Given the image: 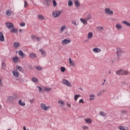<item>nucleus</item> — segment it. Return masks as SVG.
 Masks as SVG:
<instances>
[{"mask_svg":"<svg viewBox=\"0 0 130 130\" xmlns=\"http://www.w3.org/2000/svg\"><path fill=\"white\" fill-rule=\"evenodd\" d=\"M3 79L0 78V87H3Z\"/></svg>","mask_w":130,"mask_h":130,"instance_id":"nucleus-48","label":"nucleus"},{"mask_svg":"<svg viewBox=\"0 0 130 130\" xmlns=\"http://www.w3.org/2000/svg\"><path fill=\"white\" fill-rule=\"evenodd\" d=\"M60 14H61V11L58 10H55L52 12V16L54 18H57V17H59L60 16Z\"/></svg>","mask_w":130,"mask_h":130,"instance_id":"nucleus-2","label":"nucleus"},{"mask_svg":"<svg viewBox=\"0 0 130 130\" xmlns=\"http://www.w3.org/2000/svg\"><path fill=\"white\" fill-rule=\"evenodd\" d=\"M50 107V106L46 107L45 104L42 103L41 104V108L43 109V110H48V109Z\"/></svg>","mask_w":130,"mask_h":130,"instance_id":"nucleus-7","label":"nucleus"},{"mask_svg":"<svg viewBox=\"0 0 130 130\" xmlns=\"http://www.w3.org/2000/svg\"><path fill=\"white\" fill-rule=\"evenodd\" d=\"M79 90H82V91H83V88H82V87H80Z\"/></svg>","mask_w":130,"mask_h":130,"instance_id":"nucleus-60","label":"nucleus"},{"mask_svg":"<svg viewBox=\"0 0 130 130\" xmlns=\"http://www.w3.org/2000/svg\"><path fill=\"white\" fill-rule=\"evenodd\" d=\"M91 14L89 13L87 16V20H90L91 19Z\"/></svg>","mask_w":130,"mask_h":130,"instance_id":"nucleus-40","label":"nucleus"},{"mask_svg":"<svg viewBox=\"0 0 130 130\" xmlns=\"http://www.w3.org/2000/svg\"><path fill=\"white\" fill-rule=\"evenodd\" d=\"M23 130H26V127L24 126H23Z\"/></svg>","mask_w":130,"mask_h":130,"instance_id":"nucleus-58","label":"nucleus"},{"mask_svg":"<svg viewBox=\"0 0 130 130\" xmlns=\"http://www.w3.org/2000/svg\"><path fill=\"white\" fill-rule=\"evenodd\" d=\"M74 3L75 4L76 8H79L81 6V3L79 0H74Z\"/></svg>","mask_w":130,"mask_h":130,"instance_id":"nucleus-13","label":"nucleus"},{"mask_svg":"<svg viewBox=\"0 0 130 130\" xmlns=\"http://www.w3.org/2000/svg\"><path fill=\"white\" fill-rule=\"evenodd\" d=\"M80 21H81V22H82V23H83V24H84V25H87L88 24L87 20H86L83 18H81Z\"/></svg>","mask_w":130,"mask_h":130,"instance_id":"nucleus-19","label":"nucleus"},{"mask_svg":"<svg viewBox=\"0 0 130 130\" xmlns=\"http://www.w3.org/2000/svg\"><path fill=\"white\" fill-rule=\"evenodd\" d=\"M72 23L73 25H77V22H76V21L74 20L72 21Z\"/></svg>","mask_w":130,"mask_h":130,"instance_id":"nucleus-54","label":"nucleus"},{"mask_svg":"<svg viewBox=\"0 0 130 130\" xmlns=\"http://www.w3.org/2000/svg\"><path fill=\"white\" fill-rule=\"evenodd\" d=\"M93 37V32H88L87 38L88 39H91Z\"/></svg>","mask_w":130,"mask_h":130,"instance_id":"nucleus-22","label":"nucleus"},{"mask_svg":"<svg viewBox=\"0 0 130 130\" xmlns=\"http://www.w3.org/2000/svg\"><path fill=\"white\" fill-rule=\"evenodd\" d=\"M19 44H20V43L17 42H15L14 44H13V46L14 47H15L16 48H18V46H19Z\"/></svg>","mask_w":130,"mask_h":130,"instance_id":"nucleus-26","label":"nucleus"},{"mask_svg":"<svg viewBox=\"0 0 130 130\" xmlns=\"http://www.w3.org/2000/svg\"><path fill=\"white\" fill-rule=\"evenodd\" d=\"M39 52H41V53H42V52H43V49H40L39 50Z\"/></svg>","mask_w":130,"mask_h":130,"instance_id":"nucleus-56","label":"nucleus"},{"mask_svg":"<svg viewBox=\"0 0 130 130\" xmlns=\"http://www.w3.org/2000/svg\"><path fill=\"white\" fill-rule=\"evenodd\" d=\"M2 66L3 70H6L7 69V66H6V63H5V62H2Z\"/></svg>","mask_w":130,"mask_h":130,"instance_id":"nucleus-29","label":"nucleus"},{"mask_svg":"<svg viewBox=\"0 0 130 130\" xmlns=\"http://www.w3.org/2000/svg\"><path fill=\"white\" fill-rule=\"evenodd\" d=\"M87 41H88V40L85 41V42H87Z\"/></svg>","mask_w":130,"mask_h":130,"instance_id":"nucleus-64","label":"nucleus"},{"mask_svg":"<svg viewBox=\"0 0 130 130\" xmlns=\"http://www.w3.org/2000/svg\"><path fill=\"white\" fill-rule=\"evenodd\" d=\"M82 128H83V129H84V130H86V129H88V126H83L82 127Z\"/></svg>","mask_w":130,"mask_h":130,"instance_id":"nucleus-52","label":"nucleus"},{"mask_svg":"<svg viewBox=\"0 0 130 130\" xmlns=\"http://www.w3.org/2000/svg\"><path fill=\"white\" fill-rule=\"evenodd\" d=\"M12 73L14 77H16V78H18V77H19V72H18V70L16 69V70H14Z\"/></svg>","mask_w":130,"mask_h":130,"instance_id":"nucleus-14","label":"nucleus"},{"mask_svg":"<svg viewBox=\"0 0 130 130\" xmlns=\"http://www.w3.org/2000/svg\"><path fill=\"white\" fill-rule=\"evenodd\" d=\"M19 25L20 26H21V27H24V26H25L26 24L25 23V22H23L22 23H20Z\"/></svg>","mask_w":130,"mask_h":130,"instance_id":"nucleus-47","label":"nucleus"},{"mask_svg":"<svg viewBox=\"0 0 130 130\" xmlns=\"http://www.w3.org/2000/svg\"><path fill=\"white\" fill-rule=\"evenodd\" d=\"M44 5L45 8L50 7V5H51V0H44Z\"/></svg>","mask_w":130,"mask_h":130,"instance_id":"nucleus-3","label":"nucleus"},{"mask_svg":"<svg viewBox=\"0 0 130 130\" xmlns=\"http://www.w3.org/2000/svg\"><path fill=\"white\" fill-rule=\"evenodd\" d=\"M45 91H46V92H50V91H51V88H46L45 89Z\"/></svg>","mask_w":130,"mask_h":130,"instance_id":"nucleus-46","label":"nucleus"},{"mask_svg":"<svg viewBox=\"0 0 130 130\" xmlns=\"http://www.w3.org/2000/svg\"><path fill=\"white\" fill-rule=\"evenodd\" d=\"M37 88L39 89L40 92H43V89H42L41 87L38 86Z\"/></svg>","mask_w":130,"mask_h":130,"instance_id":"nucleus-41","label":"nucleus"},{"mask_svg":"<svg viewBox=\"0 0 130 130\" xmlns=\"http://www.w3.org/2000/svg\"><path fill=\"white\" fill-rule=\"evenodd\" d=\"M6 15H7V16H11V15H12V11L7 10L6 11Z\"/></svg>","mask_w":130,"mask_h":130,"instance_id":"nucleus-30","label":"nucleus"},{"mask_svg":"<svg viewBox=\"0 0 130 130\" xmlns=\"http://www.w3.org/2000/svg\"><path fill=\"white\" fill-rule=\"evenodd\" d=\"M31 80L32 81V82H34V83H36L37 82H38V79L36 78V77H32L31 78Z\"/></svg>","mask_w":130,"mask_h":130,"instance_id":"nucleus-32","label":"nucleus"},{"mask_svg":"<svg viewBox=\"0 0 130 130\" xmlns=\"http://www.w3.org/2000/svg\"><path fill=\"white\" fill-rule=\"evenodd\" d=\"M116 74L119 76H127V75H128V72L120 69L116 71Z\"/></svg>","mask_w":130,"mask_h":130,"instance_id":"nucleus-1","label":"nucleus"},{"mask_svg":"<svg viewBox=\"0 0 130 130\" xmlns=\"http://www.w3.org/2000/svg\"><path fill=\"white\" fill-rule=\"evenodd\" d=\"M13 100H14V98L12 96H8L7 98V101H8V102H11V101H13Z\"/></svg>","mask_w":130,"mask_h":130,"instance_id":"nucleus-21","label":"nucleus"},{"mask_svg":"<svg viewBox=\"0 0 130 130\" xmlns=\"http://www.w3.org/2000/svg\"><path fill=\"white\" fill-rule=\"evenodd\" d=\"M27 7H28V3L27 2V1H24V8H27Z\"/></svg>","mask_w":130,"mask_h":130,"instance_id":"nucleus-45","label":"nucleus"},{"mask_svg":"<svg viewBox=\"0 0 130 130\" xmlns=\"http://www.w3.org/2000/svg\"><path fill=\"white\" fill-rule=\"evenodd\" d=\"M67 106H68V107H71V104H68Z\"/></svg>","mask_w":130,"mask_h":130,"instance_id":"nucleus-57","label":"nucleus"},{"mask_svg":"<svg viewBox=\"0 0 130 130\" xmlns=\"http://www.w3.org/2000/svg\"><path fill=\"white\" fill-rule=\"evenodd\" d=\"M58 103L60 105V106H64L65 105L64 103L61 100H59L58 101Z\"/></svg>","mask_w":130,"mask_h":130,"instance_id":"nucleus-18","label":"nucleus"},{"mask_svg":"<svg viewBox=\"0 0 130 130\" xmlns=\"http://www.w3.org/2000/svg\"><path fill=\"white\" fill-rule=\"evenodd\" d=\"M18 54H19V55H20V56H22V58L25 57V56H26V55H25V54H24V53L23 52V51H22V50H20L19 51Z\"/></svg>","mask_w":130,"mask_h":130,"instance_id":"nucleus-15","label":"nucleus"},{"mask_svg":"<svg viewBox=\"0 0 130 130\" xmlns=\"http://www.w3.org/2000/svg\"><path fill=\"white\" fill-rule=\"evenodd\" d=\"M68 43H71V40H68V39H65L64 40L62 41V44L63 45H66Z\"/></svg>","mask_w":130,"mask_h":130,"instance_id":"nucleus-9","label":"nucleus"},{"mask_svg":"<svg viewBox=\"0 0 130 130\" xmlns=\"http://www.w3.org/2000/svg\"><path fill=\"white\" fill-rule=\"evenodd\" d=\"M97 95L98 96H101L102 95V91H100Z\"/></svg>","mask_w":130,"mask_h":130,"instance_id":"nucleus-53","label":"nucleus"},{"mask_svg":"<svg viewBox=\"0 0 130 130\" xmlns=\"http://www.w3.org/2000/svg\"><path fill=\"white\" fill-rule=\"evenodd\" d=\"M84 120L86 123H92V120L90 118L85 119Z\"/></svg>","mask_w":130,"mask_h":130,"instance_id":"nucleus-23","label":"nucleus"},{"mask_svg":"<svg viewBox=\"0 0 130 130\" xmlns=\"http://www.w3.org/2000/svg\"><path fill=\"white\" fill-rule=\"evenodd\" d=\"M111 72L109 71V74H111Z\"/></svg>","mask_w":130,"mask_h":130,"instance_id":"nucleus-62","label":"nucleus"},{"mask_svg":"<svg viewBox=\"0 0 130 130\" xmlns=\"http://www.w3.org/2000/svg\"><path fill=\"white\" fill-rule=\"evenodd\" d=\"M104 82L105 83V82H106V79H104Z\"/></svg>","mask_w":130,"mask_h":130,"instance_id":"nucleus-61","label":"nucleus"},{"mask_svg":"<svg viewBox=\"0 0 130 130\" xmlns=\"http://www.w3.org/2000/svg\"><path fill=\"white\" fill-rule=\"evenodd\" d=\"M62 84H64V85H66L68 87H72V84L69 82V80H66L63 79L62 81Z\"/></svg>","mask_w":130,"mask_h":130,"instance_id":"nucleus-5","label":"nucleus"},{"mask_svg":"<svg viewBox=\"0 0 130 130\" xmlns=\"http://www.w3.org/2000/svg\"><path fill=\"white\" fill-rule=\"evenodd\" d=\"M100 115H101L102 116H106V114L104 113V112H100Z\"/></svg>","mask_w":130,"mask_h":130,"instance_id":"nucleus-39","label":"nucleus"},{"mask_svg":"<svg viewBox=\"0 0 130 130\" xmlns=\"http://www.w3.org/2000/svg\"><path fill=\"white\" fill-rule=\"evenodd\" d=\"M52 3L54 7H56L57 6V3H56V1H55V0H53Z\"/></svg>","mask_w":130,"mask_h":130,"instance_id":"nucleus-37","label":"nucleus"},{"mask_svg":"<svg viewBox=\"0 0 130 130\" xmlns=\"http://www.w3.org/2000/svg\"><path fill=\"white\" fill-rule=\"evenodd\" d=\"M122 23L124 24V25H126V26H128V27H130V23H128L126 21H123Z\"/></svg>","mask_w":130,"mask_h":130,"instance_id":"nucleus-28","label":"nucleus"},{"mask_svg":"<svg viewBox=\"0 0 130 130\" xmlns=\"http://www.w3.org/2000/svg\"><path fill=\"white\" fill-rule=\"evenodd\" d=\"M38 18L39 20H45V17H44V16H43L41 14H39L38 15Z\"/></svg>","mask_w":130,"mask_h":130,"instance_id":"nucleus-17","label":"nucleus"},{"mask_svg":"<svg viewBox=\"0 0 130 130\" xmlns=\"http://www.w3.org/2000/svg\"><path fill=\"white\" fill-rule=\"evenodd\" d=\"M79 103H82V104H84V103H85V102H84V100L83 99H80L79 100Z\"/></svg>","mask_w":130,"mask_h":130,"instance_id":"nucleus-49","label":"nucleus"},{"mask_svg":"<svg viewBox=\"0 0 130 130\" xmlns=\"http://www.w3.org/2000/svg\"><path fill=\"white\" fill-rule=\"evenodd\" d=\"M103 85H105V83L104 82V83H103Z\"/></svg>","mask_w":130,"mask_h":130,"instance_id":"nucleus-63","label":"nucleus"},{"mask_svg":"<svg viewBox=\"0 0 130 130\" xmlns=\"http://www.w3.org/2000/svg\"><path fill=\"white\" fill-rule=\"evenodd\" d=\"M73 3L71 0L68 1V6L69 7H72V5H73Z\"/></svg>","mask_w":130,"mask_h":130,"instance_id":"nucleus-34","label":"nucleus"},{"mask_svg":"<svg viewBox=\"0 0 130 130\" xmlns=\"http://www.w3.org/2000/svg\"><path fill=\"white\" fill-rule=\"evenodd\" d=\"M35 69H36V70H37V71H42V67H39V66H36Z\"/></svg>","mask_w":130,"mask_h":130,"instance_id":"nucleus-33","label":"nucleus"},{"mask_svg":"<svg viewBox=\"0 0 130 130\" xmlns=\"http://www.w3.org/2000/svg\"><path fill=\"white\" fill-rule=\"evenodd\" d=\"M41 54L43 56H46V52H45V50H44L43 52H42Z\"/></svg>","mask_w":130,"mask_h":130,"instance_id":"nucleus-43","label":"nucleus"},{"mask_svg":"<svg viewBox=\"0 0 130 130\" xmlns=\"http://www.w3.org/2000/svg\"><path fill=\"white\" fill-rule=\"evenodd\" d=\"M10 32L11 33H15L17 34L18 32H19V30L17 28H15V26H13L10 30Z\"/></svg>","mask_w":130,"mask_h":130,"instance_id":"nucleus-10","label":"nucleus"},{"mask_svg":"<svg viewBox=\"0 0 130 130\" xmlns=\"http://www.w3.org/2000/svg\"><path fill=\"white\" fill-rule=\"evenodd\" d=\"M100 51H101V50L98 48H94V49H93V52L98 53L99 52H100Z\"/></svg>","mask_w":130,"mask_h":130,"instance_id":"nucleus-16","label":"nucleus"},{"mask_svg":"<svg viewBox=\"0 0 130 130\" xmlns=\"http://www.w3.org/2000/svg\"><path fill=\"white\" fill-rule=\"evenodd\" d=\"M5 25L8 29H12V27H14V24H13L11 22H7L6 23Z\"/></svg>","mask_w":130,"mask_h":130,"instance_id":"nucleus-8","label":"nucleus"},{"mask_svg":"<svg viewBox=\"0 0 130 130\" xmlns=\"http://www.w3.org/2000/svg\"><path fill=\"white\" fill-rule=\"evenodd\" d=\"M36 39L37 40L38 42L40 41V40H41V39L40 38H38V37H37V38Z\"/></svg>","mask_w":130,"mask_h":130,"instance_id":"nucleus-55","label":"nucleus"},{"mask_svg":"<svg viewBox=\"0 0 130 130\" xmlns=\"http://www.w3.org/2000/svg\"><path fill=\"white\" fill-rule=\"evenodd\" d=\"M34 101H35V99H30L29 100L30 103H34Z\"/></svg>","mask_w":130,"mask_h":130,"instance_id":"nucleus-50","label":"nucleus"},{"mask_svg":"<svg viewBox=\"0 0 130 130\" xmlns=\"http://www.w3.org/2000/svg\"><path fill=\"white\" fill-rule=\"evenodd\" d=\"M94 97H95V95L94 94L90 95L89 100H94Z\"/></svg>","mask_w":130,"mask_h":130,"instance_id":"nucleus-38","label":"nucleus"},{"mask_svg":"<svg viewBox=\"0 0 130 130\" xmlns=\"http://www.w3.org/2000/svg\"><path fill=\"white\" fill-rule=\"evenodd\" d=\"M12 60L15 63H17V62H19V61H20V58L17 56H15L12 58Z\"/></svg>","mask_w":130,"mask_h":130,"instance_id":"nucleus-12","label":"nucleus"},{"mask_svg":"<svg viewBox=\"0 0 130 130\" xmlns=\"http://www.w3.org/2000/svg\"><path fill=\"white\" fill-rule=\"evenodd\" d=\"M79 97H81V95L80 94H75L74 95L75 101H77V100H78V98Z\"/></svg>","mask_w":130,"mask_h":130,"instance_id":"nucleus-31","label":"nucleus"},{"mask_svg":"<svg viewBox=\"0 0 130 130\" xmlns=\"http://www.w3.org/2000/svg\"><path fill=\"white\" fill-rule=\"evenodd\" d=\"M69 60L70 65L72 67H74L75 66V63H74V62L72 61V58H69Z\"/></svg>","mask_w":130,"mask_h":130,"instance_id":"nucleus-20","label":"nucleus"},{"mask_svg":"<svg viewBox=\"0 0 130 130\" xmlns=\"http://www.w3.org/2000/svg\"><path fill=\"white\" fill-rule=\"evenodd\" d=\"M37 38V37L35 36V35H32L31 36V39H36Z\"/></svg>","mask_w":130,"mask_h":130,"instance_id":"nucleus-51","label":"nucleus"},{"mask_svg":"<svg viewBox=\"0 0 130 130\" xmlns=\"http://www.w3.org/2000/svg\"><path fill=\"white\" fill-rule=\"evenodd\" d=\"M29 56H30V58H35L37 56H36V54L30 53L29 54Z\"/></svg>","mask_w":130,"mask_h":130,"instance_id":"nucleus-27","label":"nucleus"},{"mask_svg":"<svg viewBox=\"0 0 130 130\" xmlns=\"http://www.w3.org/2000/svg\"><path fill=\"white\" fill-rule=\"evenodd\" d=\"M19 31L20 32H22V31H23V30H22V29H19Z\"/></svg>","mask_w":130,"mask_h":130,"instance_id":"nucleus-59","label":"nucleus"},{"mask_svg":"<svg viewBox=\"0 0 130 130\" xmlns=\"http://www.w3.org/2000/svg\"><path fill=\"white\" fill-rule=\"evenodd\" d=\"M124 53V52L121 50L120 48H117V55L118 56H120L121 54H123Z\"/></svg>","mask_w":130,"mask_h":130,"instance_id":"nucleus-6","label":"nucleus"},{"mask_svg":"<svg viewBox=\"0 0 130 130\" xmlns=\"http://www.w3.org/2000/svg\"><path fill=\"white\" fill-rule=\"evenodd\" d=\"M97 29H98V30H99L100 31V30H102L101 32H102V31H104V28L102 26H98L97 27Z\"/></svg>","mask_w":130,"mask_h":130,"instance_id":"nucleus-35","label":"nucleus"},{"mask_svg":"<svg viewBox=\"0 0 130 130\" xmlns=\"http://www.w3.org/2000/svg\"><path fill=\"white\" fill-rule=\"evenodd\" d=\"M105 13L106 15H113V11L109 8H106L105 9Z\"/></svg>","mask_w":130,"mask_h":130,"instance_id":"nucleus-4","label":"nucleus"},{"mask_svg":"<svg viewBox=\"0 0 130 130\" xmlns=\"http://www.w3.org/2000/svg\"><path fill=\"white\" fill-rule=\"evenodd\" d=\"M60 71L62 73H63L64 72H66V68L64 67H61Z\"/></svg>","mask_w":130,"mask_h":130,"instance_id":"nucleus-44","label":"nucleus"},{"mask_svg":"<svg viewBox=\"0 0 130 130\" xmlns=\"http://www.w3.org/2000/svg\"><path fill=\"white\" fill-rule=\"evenodd\" d=\"M67 28V26L66 25H63L61 27V33H62V32L63 31V30L66 29V28Z\"/></svg>","mask_w":130,"mask_h":130,"instance_id":"nucleus-36","label":"nucleus"},{"mask_svg":"<svg viewBox=\"0 0 130 130\" xmlns=\"http://www.w3.org/2000/svg\"><path fill=\"white\" fill-rule=\"evenodd\" d=\"M0 41L1 42H4L5 41V37L4 36V34L3 32L0 31Z\"/></svg>","mask_w":130,"mask_h":130,"instance_id":"nucleus-11","label":"nucleus"},{"mask_svg":"<svg viewBox=\"0 0 130 130\" xmlns=\"http://www.w3.org/2000/svg\"><path fill=\"white\" fill-rule=\"evenodd\" d=\"M16 68L18 69V70L20 71V72H22V68L21 67V66L17 65L16 66Z\"/></svg>","mask_w":130,"mask_h":130,"instance_id":"nucleus-42","label":"nucleus"},{"mask_svg":"<svg viewBox=\"0 0 130 130\" xmlns=\"http://www.w3.org/2000/svg\"><path fill=\"white\" fill-rule=\"evenodd\" d=\"M116 28L119 30V29L122 28V26H121V24H117L116 25Z\"/></svg>","mask_w":130,"mask_h":130,"instance_id":"nucleus-25","label":"nucleus"},{"mask_svg":"<svg viewBox=\"0 0 130 130\" xmlns=\"http://www.w3.org/2000/svg\"><path fill=\"white\" fill-rule=\"evenodd\" d=\"M18 103L19 105H21V106H25L26 105V104L25 103H22V100H19Z\"/></svg>","mask_w":130,"mask_h":130,"instance_id":"nucleus-24","label":"nucleus"}]
</instances>
